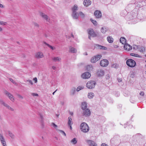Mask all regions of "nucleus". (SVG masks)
Segmentation results:
<instances>
[{
    "mask_svg": "<svg viewBox=\"0 0 146 146\" xmlns=\"http://www.w3.org/2000/svg\"><path fill=\"white\" fill-rule=\"evenodd\" d=\"M80 129L82 132L86 133L88 132L90 128L88 125L85 122L82 123L80 125Z\"/></svg>",
    "mask_w": 146,
    "mask_h": 146,
    "instance_id": "obj_1",
    "label": "nucleus"
},
{
    "mask_svg": "<svg viewBox=\"0 0 146 146\" xmlns=\"http://www.w3.org/2000/svg\"><path fill=\"white\" fill-rule=\"evenodd\" d=\"M78 9V7L76 5H75L72 8V16L74 19H77L78 17V13L76 11Z\"/></svg>",
    "mask_w": 146,
    "mask_h": 146,
    "instance_id": "obj_2",
    "label": "nucleus"
},
{
    "mask_svg": "<svg viewBox=\"0 0 146 146\" xmlns=\"http://www.w3.org/2000/svg\"><path fill=\"white\" fill-rule=\"evenodd\" d=\"M96 82L94 81L90 80L88 81L86 84L87 87L90 89H92L94 88Z\"/></svg>",
    "mask_w": 146,
    "mask_h": 146,
    "instance_id": "obj_3",
    "label": "nucleus"
},
{
    "mask_svg": "<svg viewBox=\"0 0 146 146\" xmlns=\"http://www.w3.org/2000/svg\"><path fill=\"white\" fill-rule=\"evenodd\" d=\"M126 63L127 65L130 67H134L136 64L135 61L132 59H128Z\"/></svg>",
    "mask_w": 146,
    "mask_h": 146,
    "instance_id": "obj_4",
    "label": "nucleus"
},
{
    "mask_svg": "<svg viewBox=\"0 0 146 146\" xmlns=\"http://www.w3.org/2000/svg\"><path fill=\"white\" fill-rule=\"evenodd\" d=\"M101 55H97L92 57L91 59L92 62L95 63L99 60L102 57Z\"/></svg>",
    "mask_w": 146,
    "mask_h": 146,
    "instance_id": "obj_5",
    "label": "nucleus"
},
{
    "mask_svg": "<svg viewBox=\"0 0 146 146\" xmlns=\"http://www.w3.org/2000/svg\"><path fill=\"white\" fill-rule=\"evenodd\" d=\"M108 61L106 59H103L100 62V65L102 67H106L108 64Z\"/></svg>",
    "mask_w": 146,
    "mask_h": 146,
    "instance_id": "obj_6",
    "label": "nucleus"
},
{
    "mask_svg": "<svg viewBox=\"0 0 146 146\" xmlns=\"http://www.w3.org/2000/svg\"><path fill=\"white\" fill-rule=\"evenodd\" d=\"M91 76L90 73L89 72H87L83 73L81 75V77L84 79H86L89 78Z\"/></svg>",
    "mask_w": 146,
    "mask_h": 146,
    "instance_id": "obj_7",
    "label": "nucleus"
},
{
    "mask_svg": "<svg viewBox=\"0 0 146 146\" xmlns=\"http://www.w3.org/2000/svg\"><path fill=\"white\" fill-rule=\"evenodd\" d=\"M86 142L89 146H98L97 144L93 141L87 140Z\"/></svg>",
    "mask_w": 146,
    "mask_h": 146,
    "instance_id": "obj_8",
    "label": "nucleus"
},
{
    "mask_svg": "<svg viewBox=\"0 0 146 146\" xmlns=\"http://www.w3.org/2000/svg\"><path fill=\"white\" fill-rule=\"evenodd\" d=\"M90 111L89 109L87 108L83 110V114L85 116H89L90 115Z\"/></svg>",
    "mask_w": 146,
    "mask_h": 146,
    "instance_id": "obj_9",
    "label": "nucleus"
},
{
    "mask_svg": "<svg viewBox=\"0 0 146 146\" xmlns=\"http://www.w3.org/2000/svg\"><path fill=\"white\" fill-rule=\"evenodd\" d=\"M88 33L89 35L88 38L90 39V35L91 36L94 37L96 36V34H95L94 32V31L93 29H90L88 30Z\"/></svg>",
    "mask_w": 146,
    "mask_h": 146,
    "instance_id": "obj_10",
    "label": "nucleus"
},
{
    "mask_svg": "<svg viewBox=\"0 0 146 146\" xmlns=\"http://www.w3.org/2000/svg\"><path fill=\"white\" fill-rule=\"evenodd\" d=\"M96 74L99 77H102L104 75V71L103 70H99L97 71Z\"/></svg>",
    "mask_w": 146,
    "mask_h": 146,
    "instance_id": "obj_11",
    "label": "nucleus"
},
{
    "mask_svg": "<svg viewBox=\"0 0 146 146\" xmlns=\"http://www.w3.org/2000/svg\"><path fill=\"white\" fill-rule=\"evenodd\" d=\"M5 93L9 97L11 101L13 102L15 100L12 94L7 91H5Z\"/></svg>",
    "mask_w": 146,
    "mask_h": 146,
    "instance_id": "obj_12",
    "label": "nucleus"
},
{
    "mask_svg": "<svg viewBox=\"0 0 146 146\" xmlns=\"http://www.w3.org/2000/svg\"><path fill=\"white\" fill-rule=\"evenodd\" d=\"M44 57V55L42 52H38L36 53L35 57L37 58H40Z\"/></svg>",
    "mask_w": 146,
    "mask_h": 146,
    "instance_id": "obj_13",
    "label": "nucleus"
},
{
    "mask_svg": "<svg viewBox=\"0 0 146 146\" xmlns=\"http://www.w3.org/2000/svg\"><path fill=\"white\" fill-rule=\"evenodd\" d=\"M96 17L97 18H100L101 17L102 14L101 12L99 10L96 11L94 13Z\"/></svg>",
    "mask_w": 146,
    "mask_h": 146,
    "instance_id": "obj_14",
    "label": "nucleus"
},
{
    "mask_svg": "<svg viewBox=\"0 0 146 146\" xmlns=\"http://www.w3.org/2000/svg\"><path fill=\"white\" fill-rule=\"evenodd\" d=\"M52 60L54 62H60L61 60V58L60 56H54L52 58Z\"/></svg>",
    "mask_w": 146,
    "mask_h": 146,
    "instance_id": "obj_15",
    "label": "nucleus"
},
{
    "mask_svg": "<svg viewBox=\"0 0 146 146\" xmlns=\"http://www.w3.org/2000/svg\"><path fill=\"white\" fill-rule=\"evenodd\" d=\"M40 15L46 21H49V18L44 13L41 12L40 13Z\"/></svg>",
    "mask_w": 146,
    "mask_h": 146,
    "instance_id": "obj_16",
    "label": "nucleus"
},
{
    "mask_svg": "<svg viewBox=\"0 0 146 146\" xmlns=\"http://www.w3.org/2000/svg\"><path fill=\"white\" fill-rule=\"evenodd\" d=\"M95 48L97 49H102L104 50H106L107 49V48L100 45L98 44H95L94 46Z\"/></svg>",
    "mask_w": 146,
    "mask_h": 146,
    "instance_id": "obj_17",
    "label": "nucleus"
},
{
    "mask_svg": "<svg viewBox=\"0 0 146 146\" xmlns=\"http://www.w3.org/2000/svg\"><path fill=\"white\" fill-rule=\"evenodd\" d=\"M124 48L125 50L129 51L132 49V47L128 44H125L124 46Z\"/></svg>",
    "mask_w": 146,
    "mask_h": 146,
    "instance_id": "obj_18",
    "label": "nucleus"
},
{
    "mask_svg": "<svg viewBox=\"0 0 146 146\" xmlns=\"http://www.w3.org/2000/svg\"><path fill=\"white\" fill-rule=\"evenodd\" d=\"M81 108L83 110H84L87 109V103L85 102H84L82 103L81 105Z\"/></svg>",
    "mask_w": 146,
    "mask_h": 146,
    "instance_id": "obj_19",
    "label": "nucleus"
},
{
    "mask_svg": "<svg viewBox=\"0 0 146 146\" xmlns=\"http://www.w3.org/2000/svg\"><path fill=\"white\" fill-rule=\"evenodd\" d=\"M0 140L2 144H4L5 143H6L5 139L2 134L1 133H0Z\"/></svg>",
    "mask_w": 146,
    "mask_h": 146,
    "instance_id": "obj_20",
    "label": "nucleus"
},
{
    "mask_svg": "<svg viewBox=\"0 0 146 146\" xmlns=\"http://www.w3.org/2000/svg\"><path fill=\"white\" fill-rule=\"evenodd\" d=\"M91 2L89 0H85L83 2V4L85 6L87 7L91 5Z\"/></svg>",
    "mask_w": 146,
    "mask_h": 146,
    "instance_id": "obj_21",
    "label": "nucleus"
},
{
    "mask_svg": "<svg viewBox=\"0 0 146 146\" xmlns=\"http://www.w3.org/2000/svg\"><path fill=\"white\" fill-rule=\"evenodd\" d=\"M69 48L70 52L72 53H76L77 52V49L74 47L70 46Z\"/></svg>",
    "mask_w": 146,
    "mask_h": 146,
    "instance_id": "obj_22",
    "label": "nucleus"
},
{
    "mask_svg": "<svg viewBox=\"0 0 146 146\" xmlns=\"http://www.w3.org/2000/svg\"><path fill=\"white\" fill-rule=\"evenodd\" d=\"M107 39L108 42L110 43H112L113 41V39L111 36H108Z\"/></svg>",
    "mask_w": 146,
    "mask_h": 146,
    "instance_id": "obj_23",
    "label": "nucleus"
},
{
    "mask_svg": "<svg viewBox=\"0 0 146 146\" xmlns=\"http://www.w3.org/2000/svg\"><path fill=\"white\" fill-rule=\"evenodd\" d=\"M44 44L46 45H47L49 48H50L52 50H54L56 49V48L54 46H52L50 44L47 43L46 42H44Z\"/></svg>",
    "mask_w": 146,
    "mask_h": 146,
    "instance_id": "obj_24",
    "label": "nucleus"
},
{
    "mask_svg": "<svg viewBox=\"0 0 146 146\" xmlns=\"http://www.w3.org/2000/svg\"><path fill=\"white\" fill-rule=\"evenodd\" d=\"M108 29L107 27H102V28L101 29V31L102 33L104 34L106 32L108 31Z\"/></svg>",
    "mask_w": 146,
    "mask_h": 146,
    "instance_id": "obj_25",
    "label": "nucleus"
},
{
    "mask_svg": "<svg viewBox=\"0 0 146 146\" xmlns=\"http://www.w3.org/2000/svg\"><path fill=\"white\" fill-rule=\"evenodd\" d=\"M73 122L72 121V119L70 117H69L68 118V125H72Z\"/></svg>",
    "mask_w": 146,
    "mask_h": 146,
    "instance_id": "obj_26",
    "label": "nucleus"
},
{
    "mask_svg": "<svg viewBox=\"0 0 146 146\" xmlns=\"http://www.w3.org/2000/svg\"><path fill=\"white\" fill-rule=\"evenodd\" d=\"M70 143L73 145H75L77 142V140L76 138H73L70 141Z\"/></svg>",
    "mask_w": 146,
    "mask_h": 146,
    "instance_id": "obj_27",
    "label": "nucleus"
},
{
    "mask_svg": "<svg viewBox=\"0 0 146 146\" xmlns=\"http://www.w3.org/2000/svg\"><path fill=\"white\" fill-rule=\"evenodd\" d=\"M94 96V94L92 92L89 93L88 95V98L90 99H92Z\"/></svg>",
    "mask_w": 146,
    "mask_h": 146,
    "instance_id": "obj_28",
    "label": "nucleus"
},
{
    "mask_svg": "<svg viewBox=\"0 0 146 146\" xmlns=\"http://www.w3.org/2000/svg\"><path fill=\"white\" fill-rule=\"evenodd\" d=\"M120 41L122 44H125L126 42V40L124 38L121 37L120 38Z\"/></svg>",
    "mask_w": 146,
    "mask_h": 146,
    "instance_id": "obj_29",
    "label": "nucleus"
},
{
    "mask_svg": "<svg viewBox=\"0 0 146 146\" xmlns=\"http://www.w3.org/2000/svg\"><path fill=\"white\" fill-rule=\"evenodd\" d=\"M8 134L10 137L13 139H14L15 138V135L11 132L9 131L8 132Z\"/></svg>",
    "mask_w": 146,
    "mask_h": 146,
    "instance_id": "obj_30",
    "label": "nucleus"
},
{
    "mask_svg": "<svg viewBox=\"0 0 146 146\" xmlns=\"http://www.w3.org/2000/svg\"><path fill=\"white\" fill-rule=\"evenodd\" d=\"M118 66V65L116 63H112L111 64V67L113 68H117Z\"/></svg>",
    "mask_w": 146,
    "mask_h": 146,
    "instance_id": "obj_31",
    "label": "nucleus"
},
{
    "mask_svg": "<svg viewBox=\"0 0 146 146\" xmlns=\"http://www.w3.org/2000/svg\"><path fill=\"white\" fill-rule=\"evenodd\" d=\"M87 70L88 71L92 70L93 69L92 66L90 65H88L87 66Z\"/></svg>",
    "mask_w": 146,
    "mask_h": 146,
    "instance_id": "obj_32",
    "label": "nucleus"
},
{
    "mask_svg": "<svg viewBox=\"0 0 146 146\" xmlns=\"http://www.w3.org/2000/svg\"><path fill=\"white\" fill-rule=\"evenodd\" d=\"M57 130L58 131L60 132L64 136H66V133L64 131L58 129H57Z\"/></svg>",
    "mask_w": 146,
    "mask_h": 146,
    "instance_id": "obj_33",
    "label": "nucleus"
},
{
    "mask_svg": "<svg viewBox=\"0 0 146 146\" xmlns=\"http://www.w3.org/2000/svg\"><path fill=\"white\" fill-rule=\"evenodd\" d=\"M76 92V89L75 88H72L70 91V94L72 95H74Z\"/></svg>",
    "mask_w": 146,
    "mask_h": 146,
    "instance_id": "obj_34",
    "label": "nucleus"
},
{
    "mask_svg": "<svg viewBox=\"0 0 146 146\" xmlns=\"http://www.w3.org/2000/svg\"><path fill=\"white\" fill-rule=\"evenodd\" d=\"M78 15L79 16H80L81 17H83L84 16V15L82 12H80L78 13Z\"/></svg>",
    "mask_w": 146,
    "mask_h": 146,
    "instance_id": "obj_35",
    "label": "nucleus"
},
{
    "mask_svg": "<svg viewBox=\"0 0 146 146\" xmlns=\"http://www.w3.org/2000/svg\"><path fill=\"white\" fill-rule=\"evenodd\" d=\"M139 50L140 52H143L145 50V48L144 47H141L139 48Z\"/></svg>",
    "mask_w": 146,
    "mask_h": 146,
    "instance_id": "obj_36",
    "label": "nucleus"
},
{
    "mask_svg": "<svg viewBox=\"0 0 146 146\" xmlns=\"http://www.w3.org/2000/svg\"><path fill=\"white\" fill-rule=\"evenodd\" d=\"M83 88V87L82 86H79L76 89V91L77 92L79 91L80 90L82 89Z\"/></svg>",
    "mask_w": 146,
    "mask_h": 146,
    "instance_id": "obj_37",
    "label": "nucleus"
},
{
    "mask_svg": "<svg viewBox=\"0 0 146 146\" xmlns=\"http://www.w3.org/2000/svg\"><path fill=\"white\" fill-rule=\"evenodd\" d=\"M90 20L94 25L96 26L97 25V22L96 21L93 20L92 19H91Z\"/></svg>",
    "mask_w": 146,
    "mask_h": 146,
    "instance_id": "obj_38",
    "label": "nucleus"
},
{
    "mask_svg": "<svg viewBox=\"0 0 146 146\" xmlns=\"http://www.w3.org/2000/svg\"><path fill=\"white\" fill-rule=\"evenodd\" d=\"M7 24V23L3 21H0V25H5Z\"/></svg>",
    "mask_w": 146,
    "mask_h": 146,
    "instance_id": "obj_39",
    "label": "nucleus"
},
{
    "mask_svg": "<svg viewBox=\"0 0 146 146\" xmlns=\"http://www.w3.org/2000/svg\"><path fill=\"white\" fill-rule=\"evenodd\" d=\"M31 94L33 96H38V94L36 93H31Z\"/></svg>",
    "mask_w": 146,
    "mask_h": 146,
    "instance_id": "obj_40",
    "label": "nucleus"
},
{
    "mask_svg": "<svg viewBox=\"0 0 146 146\" xmlns=\"http://www.w3.org/2000/svg\"><path fill=\"white\" fill-rule=\"evenodd\" d=\"M33 25L35 27H39V25L37 23L34 22L33 23Z\"/></svg>",
    "mask_w": 146,
    "mask_h": 146,
    "instance_id": "obj_41",
    "label": "nucleus"
},
{
    "mask_svg": "<svg viewBox=\"0 0 146 146\" xmlns=\"http://www.w3.org/2000/svg\"><path fill=\"white\" fill-rule=\"evenodd\" d=\"M131 55L132 56H134L135 57H139V55H138L137 54H134V53H131Z\"/></svg>",
    "mask_w": 146,
    "mask_h": 146,
    "instance_id": "obj_42",
    "label": "nucleus"
},
{
    "mask_svg": "<svg viewBox=\"0 0 146 146\" xmlns=\"http://www.w3.org/2000/svg\"><path fill=\"white\" fill-rule=\"evenodd\" d=\"M9 79L10 80L11 82H12L13 84H17L16 82L15 81H14L12 78H10Z\"/></svg>",
    "mask_w": 146,
    "mask_h": 146,
    "instance_id": "obj_43",
    "label": "nucleus"
},
{
    "mask_svg": "<svg viewBox=\"0 0 146 146\" xmlns=\"http://www.w3.org/2000/svg\"><path fill=\"white\" fill-rule=\"evenodd\" d=\"M52 125L54 127L56 128L58 126L57 125L55 124L54 123H52Z\"/></svg>",
    "mask_w": 146,
    "mask_h": 146,
    "instance_id": "obj_44",
    "label": "nucleus"
},
{
    "mask_svg": "<svg viewBox=\"0 0 146 146\" xmlns=\"http://www.w3.org/2000/svg\"><path fill=\"white\" fill-rule=\"evenodd\" d=\"M133 48L134 49L136 50L138 48V47L137 46L135 45L133 46Z\"/></svg>",
    "mask_w": 146,
    "mask_h": 146,
    "instance_id": "obj_45",
    "label": "nucleus"
},
{
    "mask_svg": "<svg viewBox=\"0 0 146 146\" xmlns=\"http://www.w3.org/2000/svg\"><path fill=\"white\" fill-rule=\"evenodd\" d=\"M27 81V82H29L31 85H33V82L32 80H28Z\"/></svg>",
    "mask_w": 146,
    "mask_h": 146,
    "instance_id": "obj_46",
    "label": "nucleus"
},
{
    "mask_svg": "<svg viewBox=\"0 0 146 146\" xmlns=\"http://www.w3.org/2000/svg\"><path fill=\"white\" fill-rule=\"evenodd\" d=\"M17 96L20 99H23V96L19 94H18Z\"/></svg>",
    "mask_w": 146,
    "mask_h": 146,
    "instance_id": "obj_47",
    "label": "nucleus"
},
{
    "mask_svg": "<svg viewBox=\"0 0 146 146\" xmlns=\"http://www.w3.org/2000/svg\"><path fill=\"white\" fill-rule=\"evenodd\" d=\"M0 102L1 104L3 105V106L6 104L3 100H1L0 101Z\"/></svg>",
    "mask_w": 146,
    "mask_h": 146,
    "instance_id": "obj_48",
    "label": "nucleus"
},
{
    "mask_svg": "<svg viewBox=\"0 0 146 146\" xmlns=\"http://www.w3.org/2000/svg\"><path fill=\"white\" fill-rule=\"evenodd\" d=\"M106 78L107 79H108L110 78V75L109 74H107L106 75Z\"/></svg>",
    "mask_w": 146,
    "mask_h": 146,
    "instance_id": "obj_49",
    "label": "nucleus"
},
{
    "mask_svg": "<svg viewBox=\"0 0 146 146\" xmlns=\"http://www.w3.org/2000/svg\"><path fill=\"white\" fill-rule=\"evenodd\" d=\"M4 106L6 107L8 109L9 107V106L6 103L4 105Z\"/></svg>",
    "mask_w": 146,
    "mask_h": 146,
    "instance_id": "obj_50",
    "label": "nucleus"
},
{
    "mask_svg": "<svg viewBox=\"0 0 146 146\" xmlns=\"http://www.w3.org/2000/svg\"><path fill=\"white\" fill-rule=\"evenodd\" d=\"M8 109L12 111H14V109L13 108H12L10 106H9V108H8Z\"/></svg>",
    "mask_w": 146,
    "mask_h": 146,
    "instance_id": "obj_51",
    "label": "nucleus"
},
{
    "mask_svg": "<svg viewBox=\"0 0 146 146\" xmlns=\"http://www.w3.org/2000/svg\"><path fill=\"white\" fill-rule=\"evenodd\" d=\"M139 94L141 96H143L144 95V93L143 92H140L139 93Z\"/></svg>",
    "mask_w": 146,
    "mask_h": 146,
    "instance_id": "obj_52",
    "label": "nucleus"
},
{
    "mask_svg": "<svg viewBox=\"0 0 146 146\" xmlns=\"http://www.w3.org/2000/svg\"><path fill=\"white\" fill-rule=\"evenodd\" d=\"M131 74V76L132 77V78L133 77H134V73L133 72H131V73L130 74Z\"/></svg>",
    "mask_w": 146,
    "mask_h": 146,
    "instance_id": "obj_53",
    "label": "nucleus"
},
{
    "mask_svg": "<svg viewBox=\"0 0 146 146\" xmlns=\"http://www.w3.org/2000/svg\"><path fill=\"white\" fill-rule=\"evenodd\" d=\"M33 80L35 81V83H36L37 82V80L36 78L35 77L34 78Z\"/></svg>",
    "mask_w": 146,
    "mask_h": 146,
    "instance_id": "obj_54",
    "label": "nucleus"
},
{
    "mask_svg": "<svg viewBox=\"0 0 146 146\" xmlns=\"http://www.w3.org/2000/svg\"><path fill=\"white\" fill-rule=\"evenodd\" d=\"M101 146H109L108 145L105 144V143H102Z\"/></svg>",
    "mask_w": 146,
    "mask_h": 146,
    "instance_id": "obj_55",
    "label": "nucleus"
},
{
    "mask_svg": "<svg viewBox=\"0 0 146 146\" xmlns=\"http://www.w3.org/2000/svg\"><path fill=\"white\" fill-rule=\"evenodd\" d=\"M52 68L54 70H56V67L54 66H52Z\"/></svg>",
    "mask_w": 146,
    "mask_h": 146,
    "instance_id": "obj_56",
    "label": "nucleus"
},
{
    "mask_svg": "<svg viewBox=\"0 0 146 146\" xmlns=\"http://www.w3.org/2000/svg\"><path fill=\"white\" fill-rule=\"evenodd\" d=\"M118 81L119 82H120L121 81H122V79L120 78L119 79H118Z\"/></svg>",
    "mask_w": 146,
    "mask_h": 146,
    "instance_id": "obj_57",
    "label": "nucleus"
},
{
    "mask_svg": "<svg viewBox=\"0 0 146 146\" xmlns=\"http://www.w3.org/2000/svg\"><path fill=\"white\" fill-rule=\"evenodd\" d=\"M0 7H1V8L4 7V6H3V5L2 4H0Z\"/></svg>",
    "mask_w": 146,
    "mask_h": 146,
    "instance_id": "obj_58",
    "label": "nucleus"
},
{
    "mask_svg": "<svg viewBox=\"0 0 146 146\" xmlns=\"http://www.w3.org/2000/svg\"><path fill=\"white\" fill-rule=\"evenodd\" d=\"M3 31V29L0 27V32H2Z\"/></svg>",
    "mask_w": 146,
    "mask_h": 146,
    "instance_id": "obj_59",
    "label": "nucleus"
},
{
    "mask_svg": "<svg viewBox=\"0 0 146 146\" xmlns=\"http://www.w3.org/2000/svg\"><path fill=\"white\" fill-rule=\"evenodd\" d=\"M72 125H68V126L70 127V129H71V130H72Z\"/></svg>",
    "mask_w": 146,
    "mask_h": 146,
    "instance_id": "obj_60",
    "label": "nucleus"
},
{
    "mask_svg": "<svg viewBox=\"0 0 146 146\" xmlns=\"http://www.w3.org/2000/svg\"><path fill=\"white\" fill-rule=\"evenodd\" d=\"M60 104L62 105H63L64 104V102L63 101H61L60 102Z\"/></svg>",
    "mask_w": 146,
    "mask_h": 146,
    "instance_id": "obj_61",
    "label": "nucleus"
},
{
    "mask_svg": "<svg viewBox=\"0 0 146 146\" xmlns=\"http://www.w3.org/2000/svg\"><path fill=\"white\" fill-rule=\"evenodd\" d=\"M73 113L72 112H70V114L71 115H73Z\"/></svg>",
    "mask_w": 146,
    "mask_h": 146,
    "instance_id": "obj_62",
    "label": "nucleus"
},
{
    "mask_svg": "<svg viewBox=\"0 0 146 146\" xmlns=\"http://www.w3.org/2000/svg\"><path fill=\"white\" fill-rule=\"evenodd\" d=\"M57 90H56L53 93H52V94L53 95H54V93H55V92L57 91Z\"/></svg>",
    "mask_w": 146,
    "mask_h": 146,
    "instance_id": "obj_63",
    "label": "nucleus"
},
{
    "mask_svg": "<svg viewBox=\"0 0 146 146\" xmlns=\"http://www.w3.org/2000/svg\"><path fill=\"white\" fill-rule=\"evenodd\" d=\"M3 146H7L6 143H5L4 144H2Z\"/></svg>",
    "mask_w": 146,
    "mask_h": 146,
    "instance_id": "obj_64",
    "label": "nucleus"
}]
</instances>
